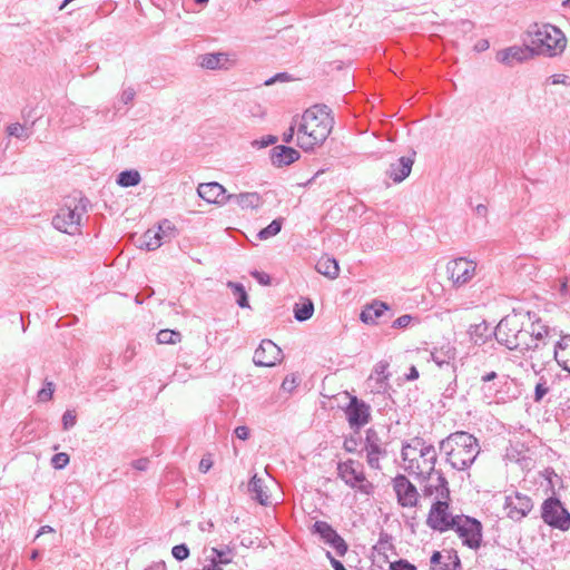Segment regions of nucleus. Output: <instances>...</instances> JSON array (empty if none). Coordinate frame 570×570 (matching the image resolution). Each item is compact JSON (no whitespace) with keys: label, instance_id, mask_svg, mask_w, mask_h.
Masks as SVG:
<instances>
[{"label":"nucleus","instance_id":"obj_37","mask_svg":"<svg viewBox=\"0 0 570 570\" xmlns=\"http://www.w3.org/2000/svg\"><path fill=\"white\" fill-rule=\"evenodd\" d=\"M227 286L233 291L234 295L237 296V304L239 307H249L247 293L242 284L228 282Z\"/></svg>","mask_w":570,"mask_h":570},{"label":"nucleus","instance_id":"obj_13","mask_svg":"<svg viewBox=\"0 0 570 570\" xmlns=\"http://www.w3.org/2000/svg\"><path fill=\"white\" fill-rule=\"evenodd\" d=\"M476 264L473 261L460 257L448 263L446 272L455 287L469 283L475 275Z\"/></svg>","mask_w":570,"mask_h":570},{"label":"nucleus","instance_id":"obj_12","mask_svg":"<svg viewBox=\"0 0 570 570\" xmlns=\"http://www.w3.org/2000/svg\"><path fill=\"white\" fill-rule=\"evenodd\" d=\"M456 522V515L449 512V500L435 501L429 512L426 523L433 530L440 532L452 529Z\"/></svg>","mask_w":570,"mask_h":570},{"label":"nucleus","instance_id":"obj_43","mask_svg":"<svg viewBox=\"0 0 570 570\" xmlns=\"http://www.w3.org/2000/svg\"><path fill=\"white\" fill-rule=\"evenodd\" d=\"M55 385L52 382H46L45 386L38 392L39 402H48L52 399Z\"/></svg>","mask_w":570,"mask_h":570},{"label":"nucleus","instance_id":"obj_11","mask_svg":"<svg viewBox=\"0 0 570 570\" xmlns=\"http://www.w3.org/2000/svg\"><path fill=\"white\" fill-rule=\"evenodd\" d=\"M452 529L462 539L463 544L471 549H478L482 540L481 523L466 515H456V522Z\"/></svg>","mask_w":570,"mask_h":570},{"label":"nucleus","instance_id":"obj_40","mask_svg":"<svg viewBox=\"0 0 570 570\" xmlns=\"http://www.w3.org/2000/svg\"><path fill=\"white\" fill-rule=\"evenodd\" d=\"M156 228L166 242H169L176 235L175 225L168 219L160 220Z\"/></svg>","mask_w":570,"mask_h":570},{"label":"nucleus","instance_id":"obj_50","mask_svg":"<svg viewBox=\"0 0 570 570\" xmlns=\"http://www.w3.org/2000/svg\"><path fill=\"white\" fill-rule=\"evenodd\" d=\"M391 570H416V568L406 560H399L391 563Z\"/></svg>","mask_w":570,"mask_h":570},{"label":"nucleus","instance_id":"obj_22","mask_svg":"<svg viewBox=\"0 0 570 570\" xmlns=\"http://www.w3.org/2000/svg\"><path fill=\"white\" fill-rule=\"evenodd\" d=\"M205 553L203 570H223L220 566L232 562V551L229 549L212 548Z\"/></svg>","mask_w":570,"mask_h":570},{"label":"nucleus","instance_id":"obj_25","mask_svg":"<svg viewBox=\"0 0 570 570\" xmlns=\"http://www.w3.org/2000/svg\"><path fill=\"white\" fill-rule=\"evenodd\" d=\"M299 158V153L284 145L275 146L271 150L272 164L276 167L288 166Z\"/></svg>","mask_w":570,"mask_h":570},{"label":"nucleus","instance_id":"obj_34","mask_svg":"<svg viewBox=\"0 0 570 570\" xmlns=\"http://www.w3.org/2000/svg\"><path fill=\"white\" fill-rule=\"evenodd\" d=\"M559 365L570 373V335H564L559 340Z\"/></svg>","mask_w":570,"mask_h":570},{"label":"nucleus","instance_id":"obj_26","mask_svg":"<svg viewBox=\"0 0 570 570\" xmlns=\"http://www.w3.org/2000/svg\"><path fill=\"white\" fill-rule=\"evenodd\" d=\"M456 352L453 346L450 344L442 345L439 348H434L430 353L431 360L440 367L443 368L444 366L451 367L453 371L455 368L454 361H455Z\"/></svg>","mask_w":570,"mask_h":570},{"label":"nucleus","instance_id":"obj_33","mask_svg":"<svg viewBox=\"0 0 570 570\" xmlns=\"http://www.w3.org/2000/svg\"><path fill=\"white\" fill-rule=\"evenodd\" d=\"M389 363L386 362H379L375 367L374 372L371 375L370 380H375L376 382V391L382 392L387 386V380L390 377V373L387 372Z\"/></svg>","mask_w":570,"mask_h":570},{"label":"nucleus","instance_id":"obj_45","mask_svg":"<svg viewBox=\"0 0 570 570\" xmlns=\"http://www.w3.org/2000/svg\"><path fill=\"white\" fill-rule=\"evenodd\" d=\"M69 463V455L65 452L57 453L51 459L55 469H63Z\"/></svg>","mask_w":570,"mask_h":570},{"label":"nucleus","instance_id":"obj_30","mask_svg":"<svg viewBox=\"0 0 570 570\" xmlns=\"http://www.w3.org/2000/svg\"><path fill=\"white\" fill-rule=\"evenodd\" d=\"M316 271L330 279H335L340 274V266L335 258L330 256L321 257L315 266Z\"/></svg>","mask_w":570,"mask_h":570},{"label":"nucleus","instance_id":"obj_52","mask_svg":"<svg viewBox=\"0 0 570 570\" xmlns=\"http://www.w3.org/2000/svg\"><path fill=\"white\" fill-rule=\"evenodd\" d=\"M295 132L297 134V125L295 124L294 118L289 128L283 134V141L289 144L293 140Z\"/></svg>","mask_w":570,"mask_h":570},{"label":"nucleus","instance_id":"obj_49","mask_svg":"<svg viewBox=\"0 0 570 570\" xmlns=\"http://www.w3.org/2000/svg\"><path fill=\"white\" fill-rule=\"evenodd\" d=\"M549 80L552 85L570 86V77L562 73L552 75Z\"/></svg>","mask_w":570,"mask_h":570},{"label":"nucleus","instance_id":"obj_4","mask_svg":"<svg viewBox=\"0 0 570 570\" xmlns=\"http://www.w3.org/2000/svg\"><path fill=\"white\" fill-rule=\"evenodd\" d=\"M404 469L417 476H426L433 473L438 454L435 448L421 438H414L402 448Z\"/></svg>","mask_w":570,"mask_h":570},{"label":"nucleus","instance_id":"obj_53","mask_svg":"<svg viewBox=\"0 0 570 570\" xmlns=\"http://www.w3.org/2000/svg\"><path fill=\"white\" fill-rule=\"evenodd\" d=\"M252 276L262 285H269L271 284V277L268 274L254 271L250 273Z\"/></svg>","mask_w":570,"mask_h":570},{"label":"nucleus","instance_id":"obj_32","mask_svg":"<svg viewBox=\"0 0 570 570\" xmlns=\"http://www.w3.org/2000/svg\"><path fill=\"white\" fill-rule=\"evenodd\" d=\"M166 240L158 232L157 228H150L144 233L141 236L140 248H146L147 250H155L159 248Z\"/></svg>","mask_w":570,"mask_h":570},{"label":"nucleus","instance_id":"obj_7","mask_svg":"<svg viewBox=\"0 0 570 570\" xmlns=\"http://www.w3.org/2000/svg\"><path fill=\"white\" fill-rule=\"evenodd\" d=\"M85 213L86 205L82 199L69 197L52 218V225L62 233L76 235L80 232L81 219Z\"/></svg>","mask_w":570,"mask_h":570},{"label":"nucleus","instance_id":"obj_59","mask_svg":"<svg viewBox=\"0 0 570 570\" xmlns=\"http://www.w3.org/2000/svg\"><path fill=\"white\" fill-rule=\"evenodd\" d=\"M212 468V461L208 459H202L199 462V470L206 473Z\"/></svg>","mask_w":570,"mask_h":570},{"label":"nucleus","instance_id":"obj_42","mask_svg":"<svg viewBox=\"0 0 570 570\" xmlns=\"http://www.w3.org/2000/svg\"><path fill=\"white\" fill-rule=\"evenodd\" d=\"M442 554L439 551H435L431 557V569L430 570H452L451 563H443L441 561Z\"/></svg>","mask_w":570,"mask_h":570},{"label":"nucleus","instance_id":"obj_24","mask_svg":"<svg viewBox=\"0 0 570 570\" xmlns=\"http://www.w3.org/2000/svg\"><path fill=\"white\" fill-rule=\"evenodd\" d=\"M414 159L412 157H400L390 165L386 174L394 183H401L411 174Z\"/></svg>","mask_w":570,"mask_h":570},{"label":"nucleus","instance_id":"obj_27","mask_svg":"<svg viewBox=\"0 0 570 570\" xmlns=\"http://www.w3.org/2000/svg\"><path fill=\"white\" fill-rule=\"evenodd\" d=\"M248 491L252 494V498L256 500L258 503L266 505L268 504L269 494L267 487L265 484V480L258 478L257 474H254L248 483Z\"/></svg>","mask_w":570,"mask_h":570},{"label":"nucleus","instance_id":"obj_47","mask_svg":"<svg viewBox=\"0 0 570 570\" xmlns=\"http://www.w3.org/2000/svg\"><path fill=\"white\" fill-rule=\"evenodd\" d=\"M77 416L73 411L67 410L62 415L63 430L68 431L76 425Z\"/></svg>","mask_w":570,"mask_h":570},{"label":"nucleus","instance_id":"obj_21","mask_svg":"<svg viewBox=\"0 0 570 570\" xmlns=\"http://www.w3.org/2000/svg\"><path fill=\"white\" fill-rule=\"evenodd\" d=\"M198 196L210 204L225 205L229 203V195L225 187L216 181L199 184Z\"/></svg>","mask_w":570,"mask_h":570},{"label":"nucleus","instance_id":"obj_15","mask_svg":"<svg viewBox=\"0 0 570 570\" xmlns=\"http://www.w3.org/2000/svg\"><path fill=\"white\" fill-rule=\"evenodd\" d=\"M393 489L395 491L397 502L404 508H413L417 504L419 492L410 480L400 474L393 479Z\"/></svg>","mask_w":570,"mask_h":570},{"label":"nucleus","instance_id":"obj_64","mask_svg":"<svg viewBox=\"0 0 570 570\" xmlns=\"http://www.w3.org/2000/svg\"><path fill=\"white\" fill-rule=\"evenodd\" d=\"M475 212L479 216H485L487 213H488V208L485 205L483 204H479L476 207H475Z\"/></svg>","mask_w":570,"mask_h":570},{"label":"nucleus","instance_id":"obj_63","mask_svg":"<svg viewBox=\"0 0 570 570\" xmlns=\"http://www.w3.org/2000/svg\"><path fill=\"white\" fill-rule=\"evenodd\" d=\"M417 377H419V371L416 370L415 366H411L410 373L406 375V379L409 381H413V380H416Z\"/></svg>","mask_w":570,"mask_h":570},{"label":"nucleus","instance_id":"obj_8","mask_svg":"<svg viewBox=\"0 0 570 570\" xmlns=\"http://www.w3.org/2000/svg\"><path fill=\"white\" fill-rule=\"evenodd\" d=\"M338 478L350 488L371 494L373 484L366 479L362 463L347 460L337 464Z\"/></svg>","mask_w":570,"mask_h":570},{"label":"nucleus","instance_id":"obj_51","mask_svg":"<svg viewBox=\"0 0 570 570\" xmlns=\"http://www.w3.org/2000/svg\"><path fill=\"white\" fill-rule=\"evenodd\" d=\"M135 96H136L135 89L131 88V87H128V88L122 90V92L120 95V100L125 105H128V104H130L134 100Z\"/></svg>","mask_w":570,"mask_h":570},{"label":"nucleus","instance_id":"obj_35","mask_svg":"<svg viewBox=\"0 0 570 570\" xmlns=\"http://www.w3.org/2000/svg\"><path fill=\"white\" fill-rule=\"evenodd\" d=\"M141 180V176L139 171L131 169V170H124L121 171L117 177V184L121 187H132L137 186Z\"/></svg>","mask_w":570,"mask_h":570},{"label":"nucleus","instance_id":"obj_18","mask_svg":"<svg viewBox=\"0 0 570 570\" xmlns=\"http://www.w3.org/2000/svg\"><path fill=\"white\" fill-rule=\"evenodd\" d=\"M313 532L320 534L325 543L334 548L338 556H344L347 551V544L344 539L325 521H316L313 525Z\"/></svg>","mask_w":570,"mask_h":570},{"label":"nucleus","instance_id":"obj_28","mask_svg":"<svg viewBox=\"0 0 570 570\" xmlns=\"http://www.w3.org/2000/svg\"><path fill=\"white\" fill-rule=\"evenodd\" d=\"M387 309L389 305L386 303L374 301L361 312L360 318L365 324H375L377 318Z\"/></svg>","mask_w":570,"mask_h":570},{"label":"nucleus","instance_id":"obj_39","mask_svg":"<svg viewBox=\"0 0 570 570\" xmlns=\"http://www.w3.org/2000/svg\"><path fill=\"white\" fill-rule=\"evenodd\" d=\"M282 218L274 219L267 227L259 230L257 234L258 239L265 240L277 235L282 229Z\"/></svg>","mask_w":570,"mask_h":570},{"label":"nucleus","instance_id":"obj_62","mask_svg":"<svg viewBox=\"0 0 570 570\" xmlns=\"http://www.w3.org/2000/svg\"><path fill=\"white\" fill-rule=\"evenodd\" d=\"M145 570H166V563L164 561L154 562Z\"/></svg>","mask_w":570,"mask_h":570},{"label":"nucleus","instance_id":"obj_29","mask_svg":"<svg viewBox=\"0 0 570 570\" xmlns=\"http://www.w3.org/2000/svg\"><path fill=\"white\" fill-rule=\"evenodd\" d=\"M480 381L482 383L481 391L483 392L484 399L491 402L495 397V390L493 387H488V383H493V385H502L505 383L507 377L504 375L499 376L494 371H491L483 374Z\"/></svg>","mask_w":570,"mask_h":570},{"label":"nucleus","instance_id":"obj_54","mask_svg":"<svg viewBox=\"0 0 570 570\" xmlns=\"http://www.w3.org/2000/svg\"><path fill=\"white\" fill-rule=\"evenodd\" d=\"M289 78L291 77H289L288 73L279 72V73L275 75L274 77H271L269 79L265 80L264 85L265 86H272V85H274L277 81H287V80H289Z\"/></svg>","mask_w":570,"mask_h":570},{"label":"nucleus","instance_id":"obj_57","mask_svg":"<svg viewBox=\"0 0 570 570\" xmlns=\"http://www.w3.org/2000/svg\"><path fill=\"white\" fill-rule=\"evenodd\" d=\"M235 435L243 441H246L249 438V429L245 425L237 426L234 430Z\"/></svg>","mask_w":570,"mask_h":570},{"label":"nucleus","instance_id":"obj_31","mask_svg":"<svg viewBox=\"0 0 570 570\" xmlns=\"http://www.w3.org/2000/svg\"><path fill=\"white\" fill-rule=\"evenodd\" d=\"M365 451L367 464L373 469H380V459L385 454V451L370 435L366 438Z\"/></svg>","mask_w":570,"mask_h":570},{"label":"nucleus","instance_id":"obj_36","mask_svg":"<svg viewBox=\"0 0 570 570\" xmlns=\"http://www.w3.org/2000/svg\"><path fill=\"white\" fill-rule=\"evenodd\" d=\"M314 313V305L312 301L307 299L302 305H296L294 308V316L297 321L304 322L312 317Z\"/></svg>","mask_w":570,"mask_h":570},{"label":"nucleus","instance_id":"obj_5","mask_svg":"<svg viewBox=\"0 0 570 570\" xmlns=\"http://www.w3.org/2000/svg\"><path fill=\"white\" fill-rule=\"evenodd\" d=\"M527 36L534 56L557 57L566 49L567 39L563 32L550 23H534Z\"/></svg>","mask_w":570,"mask_h":570},{"label":"nucleus","instance_id":"obj_48","mask_svg":"<svg viewBox=\"0 0 570 570\" xmlns=\"http://www.w3.org/2000/svg\"><path fill=\"white\" fill-rule=\"evenodd\" d=\"M298 385V380L295 375L286 376L282 383V389L292 392Z\"/></svg>","mask_w":570,"mask_h":570},{"label":"nucleus","instance_id":"obj_61","mask_svg":"<svg viewBox=\"0 0 570 570\" xmlns=\"http://www.w3.org/2000/svg\"><path fill=\"white\" fill-rule=\"evenodd\" d=\"M489 46H490L489 41L485 39H482V40L478 41V43L474 46V49L480 52V51H484V50L489 49Z\"/></svg>","mask_w":570,"mask_h":570},{"label":"nucleus","instance_id":"obj_55","mask_svg":"<svg viewBox=\"0 0 570 570\" xmlns=\"http://www.w3.org/2000/svg\"><path fill=\"white\" fill-rule=\"evenodd\" d=\"M549 389L544 383H538L534 390V401L539 402L543 399V396L548 393Z\"/></svg>","mask_w":570,"mask_h":570},{"label":"nucleus","instance_id":"obj_38","mask_svg":"<svg viewBox=\"0 0 570 570\" xmlns=\"http://www.w3.org/2000/svg\"><path fill=\"white\" fill-rule=\"evenodd\" d=\"M181 341L180 332L173 330H161L157 334V342L159 344H176Z\"/></svg>","mask_w":570,"mask_h":570},{"label":"nucleus","instance_id":"obj_14","mask_svg":"<svg viewBox=\"0 0 570 570\" xmlns=\"http://www.w3.org/2000/svg\"><path fill=\"white\" fill-rule=\"evenodd\" d=\"M420 479L425 481L423 488L425 497H434L435 501L450 500L448 481L441 471L434 469L431 475L421 476Z\"/></svg>","mask_w":570,"mask_h":570},{"label":"nucleus","instance_id":"obj_2","mask_svg":"<svg viewBox=\"0 0 570 570\" xmlns=\"http://www.w3.org/2000/svg\"><path fill=\"white\" fill-rule=\"evenodd\" d=\"M523 351L529 352L532 368L542 367L552 361L559 364V340L557 333L541 321L531 324V338L529 346Z\"/></svg>","mask_w":570,"mask_h":570},{"label":"nucleus","instance_id":"obj_23","mask_svg":"<svg viewBox=\"0 0 570 570\" xmlns=\"http://www.w3.org/2000/svg\"><path fill=\"white\" fill-rule=\"evenodd\" d=\"M229 203L236 204L242 210H257L262 207L264 200L256 191L240 194H230Z\"/></svg>","mask_w":570,"mask_h":570},{"label":"nucleus","instance_id":"obj_58","mask_svg":"<svg viewBox=\"0 0 570 570\" xmlns=\"http://www.w3.org/2000/svg\"><path fill=\"white\" fill-rule=\"evenodd\" d=\"M326 556L330 559L331 564L335 570H346L341 561H338L332 557L331 552H327Z\"/></svg>","mask_w":570,"mask_h":570},{"label":"nucleus","instance_id":"obj_6","mask_svg":"<svg viewBox=\"0 0 570 570\" xmlns=\"http://www.w3.org/2000/svg\"><path fill=\"white\" fill-rule=\"evenodd\" d=\"M494 335L497 341L509 350H520L523 352V348L529 346L531 328H522L519 315H507L497 325Z\"/></svg>","mask_w":570,"mask_h":570},{"label":"nucleus","instance_id":"obj_10","mask_svg":"<svg viewBox=\"0 0 570 570\" xmlns=\"http://www.w3.org/2000/svg\"><path fill=\"white\" fill-rule=\"evenodd\" d=\"M533 507L532 498L518 490H512L505 494L503 510L507 518L514 522H520L528 517Z\"/></svg>","mask_w":570,"mask_h":570},{"label":"nucleus","instance_id":"obj_60","mask_svg":"<svg viewBox=\"0 0 570 570\" xmlns=\"http://www.w3.org/2000/svg\"><path fill=\"white\" fill-rule=\"evenodd\" d=\"M198 527H199V530L203 532H210L214 528V523L210 520H208V521L200 522Z\"/></svg>","mask_w":570,"mask_h":570},{"label":"nucleus","instance_id":"obj_9","mask_svg":"<svg viewBox=\"0 0 570 570\" xmlns=\"http://www.w3.org/2000/svg\"><path fill=\"white\" fill-rule=\"evenodd\" d=\"M542 521L553 529L567 531L570 529V512L558 498L546 499L540 509Z\"/></svg>","mask_w":570,"mask_h":570},{"label":"nucleus","instance_id":"obj_46","mask_svg":"<svg viewBox=\"0 0 570 570\" xmlns=\"http://www.w3.org/2000/svg\"><path fill=\"white\" fill-rule=\"evenodd\" d=\"M171 553H173V557L178 560V561H183L185 559L188 558L189 556V549L186 544L181 543V544H177L171 550Z\"/></svg>","mask_w":570,"mask_h":570},{"label":"nucleus","instance_id":"obj_1","mask_svg":"<svg viewBox=\"0 0 570 570\" xmlns=\"http://www.w3.org/2000/svg\"><path fill=\"white\" fill-rule=\"evenodd\" d=\"M297 145L304 150L321 146L332 131L334 120L325 105H315L295 117Z\"/></svg>","mask_w":570,"mask_h":570},{"label":"nucleus","instance_id":"obj_20","mask_svg":"<svg viewBox=\"0 0 570 570\" xmlns=\"http://www.w3.org/2000/svg\"><path fill=\"white\" fill-rule=\"evenodd\" d=\"M345 413L351 428H361L368 422L370 406L356 396H352Z\"/></svg>","mask_w":570,"mask_h":570},{"label":"nucleus","instance_id":"obj_3","mask_svg":"<svg viewBox=\"0 0 570 570\" xmlns=\"http://www.w3.org/2000/svg\"><path fill=\"white\" fill-rule=\"evenodd\" d=\"M452 468L463 471L471 466L480 453L476 438L463 431L450 434L440 443Z\"/></svg>","mask_w":570,"mask_h":570},{"label":"nucleus","instance_id":"obj_41","mask_svg":"<svg viewBox=\"0 0 570 570\" xmlns=\"http://www.w3.org/2000/svg\"><path fill=\"white\" fill-rule=\"evenodd\" d=\"M7 134L22 140H27L30 137L28 129L19 122L10 124L7 127Z\"/></svg>","mask_w":570,"mask_h":570},{"label":"nucleus","instance_id":"obj_19","mask_svg":"<svg viewBox=\"0 0 570 570\" xmlns=\"http://www.w3.org/2000/svg\"><path fill=\"white\" fill-rule=\"evenodd\" d=\"M530 45L511 46L497 52V60L508 67L524 62L533 57Z\"/></svg>","mask_w":570,"mask_h":570},{"label":"nucleus","instance_id":"obj_44","mask_svg":"<svg viewBox=\"0 0 570 570\" xmlns=\"http://www.w3.org/2000/svg\"><path fill=\"white\" fill-rule=\"evenodd\" d=\"M413 321H415V323H419L416 321V318L413 317L412 315L404 314V315H401L400 317H397L393 322L392 327L393 328H406L407 326H410L412 324Z\"/></svg>","mask_w":570,"mask_h":570},{"label":"nucleus","instance_id":"obj_56","mask_svg":"<svg viewBox=\"0 0 570 570\" xmlns=\"http://www.w3.org/2000/svg\"><path fill=\"white\" fill-rule=\"evenodd\" d=\"M131 466L137 471H146L149 466V459L140 458L131 462Z\"/></svg>","mask_w":570,"mask_h":570},{"label":"nucleus","instance_id":"obj_17","mask_svg":"<svg viewBox=\"0 0 570 570\" xmlns=\"http://www.w3.org/2000/svg\"><path fill=\"white\" fill-rule=\"evenodd\" d=\"M200 68L207 70H227L236 63V55L230 52H208L197 58Z\"/></svg>","mask_w":570,"mask_h":570},{"label":"nucleus","instance_id":"obj_16","mask_svg":"<svg viewBox=\"0 0 570 570\" xmlns=\"http://www.w3.org/2000/svg\"><path fill=\"white\" fill-rule=\"evenodd\" d=\"M282 361V350L271 340H263L255 350L253 362L257 366H275Z\"/></svg>","mask_w":570,"mask_h":570}]
</instances>
